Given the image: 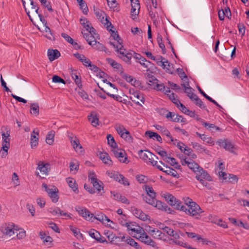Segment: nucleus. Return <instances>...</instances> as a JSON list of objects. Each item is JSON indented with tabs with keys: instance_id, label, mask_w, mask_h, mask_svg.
<instances>
[{
	"instance_id": "obj_1",
	"label": "nucleus",
	"mask_w": 249,
	"mask_h": 249,
	"mask_svg": "<svg viewBox=\"0 0 249 249\" xmlns=\"http://www.w3.org/2000/svg\"><path fill=\"white\" fill-rule=\"evenodd\" d=\"M161 196L163 197L170 205L174 206L176 209L185 212L186 214L194 217L196 219H199L200 214L203 213L202 210L196 203L187 208L186 206H184V205H182L180 201L177 199L172 195L169 193H162Z\"/></svg>"
},
{
	"instance_id": "obj_2",
	"label": "nucleus",
	"mask_w": 249,
	"mask_h": 249,
	"mask_svg": "<svg viewBox=\"0 0 249 249\" xmlns=\"http://www.w3.org/2000/svg\"><path fill=\"white\" fill-rule=\"evenodd\" d=\"M1 130H2L1 132L2 139V149L3 150V151L1 152V157L3 158H5L7 155V152L10 148V129L7 126H4L1 128Z\"/></svg>"
},
{
	"instance_id": "obj_3",
	"label": "nucleus",
	"mask_w": 249,
	"mask_h": 249,
	"mask_svg": "<svg viewBox=\"0 0 249 249\" xmlns=\"http://www.w3.org/2000/svg\"><path fill=\"white\" fill-rule=\"evenodd\" d=\"M110 44L113 46V47L116 49L115 51L120 58H122L127 63L130 62V60L133 56V53H134V51H127L124 48V46L122 44H115L114 43L112 42H110Z\"/></svg>"
},
{
	"instance_id": "obj_4",
	"label": "nucleus",
	"mask_w": 249,
	"mask_h": 249,
	"mask_svg": "<svg viewBox=\"0 0 249 249\" xmlns=\"http://www.w3.org/2000/svg\"><path fill=\"white\" fill-rule=\"evenodd\" d=\"M126 228L128 233L136 238L142 233V231H143V229L135 222H129L127 224Z\"/></svg>"
},
{
	"instance_id": "obj_5",
	"label": "nucleus",
	"mask_w": 249,
	"mask_h": 249,
	"mask_svg": "<svg viewBox=\"0 0 249 249\" xmlns=\"http://www.w3.org/2000/svg\"><path fill=\"white\" fill-rule=\"evenodd\" d=\"M196 178L202 185L207 188L209 187V184L204 180V179L208 181L212 180L211 176L205 170L202 171L201 170V171H198V173H197V175H196Z\"/></svg>"
},
{
	"instance_id": "obj_6",
	"label": "nucleus",
	"mask_w": 249,
	"mask_h": 249,
	"mask_svg": "<svg viewBox=\"0 0 249 249\" xmlns=\"http://www.w3.org/2000/svg\"><path fill=\"white\" fill-rule=\"evenodd\" d=\"M0 230L4 235L11 236L15 234V225L13 223H4L2 224Z\"/></svg>"
},
{
	"instance_id": "obj_7",
	"label": "nucleus",
	"mask_w": 249,
	"mask_h": 249,
	"mask_svg": "<svg viewBox=\"0 0 249 249\" xmlns=\"http://www.w3.org/2000/svg\"><path fill=\"white\" fill-rule=\"evenodd\" d=\"M136 238L146 245L158 249L156 242L147 234L144 230Z\"/></svg>"
},
{
	"instance_id": "obj_8",
	"label": "nucleus",
	"mask_w": 249,
	"mask_h": 249,
	"mask_svg": "<svg viewBox=\"0 0 249 249\" xmlns=\"http://www.w3.org/2000/svg\"><path fill=\"white\" fill-rule=\"evenodd\" d=\"M108 176L115 180L124 186H129L130 183L128 180L125 178L123 175L118 173L111 172L108 173Z\"/></svg>"
},
{
	"instance_id": "obj_9",
	"label": "nucleus",
	"mask_w": 249,
	"mask_h": 249,
	"mask_svg": "<svg viewBox=\"0 0 249 249\" xmlns=\"http://www.w3.org/2000/svg\"><path fill=\"white\" fill-rule=\"evenodd\" d=\"M89 179L90 180L91 183L92 184L93 187L100 192L102 190H103V183L101 181L99 180L94 173H90L89 175Z\"/></svg>"
},
{
	"instance_id": "obj_10",
	"label": "nucleus",
	"mask_w": 249,
	"mask_h": 249,
	"mask_svg": "<svg viewBox=\"0 0 249 249\" xmlns=\"http://www.w3.org/2000/svg\"><path fill=\"white\" fill-rule=\"evenodd\" d=\"M131 96L129 97V98L135 103L141 105L140 103V101L144 104V98L143 96V95L139 91H135L134 90L130 89L129 90Z\"/></svg>"
},
{
	"instance_id": "obj_11",
	"label": "nucleus",
	"mask_w": 249,
	"mask_h": 249,
	"mask_svg": "<svg viewBox=\"0 0 249 249\" xmlns=\"http://www.w3.org/2000/svg\"><path fill=\"white\" fill-rule=\"evenodd\" d=\"M150 82H152L153 84L155 85L154 89L158 91L163 92L165 93H170V89L168 87L164 86L163 83H158V80L155 77H151V80H149Z\"/></svg>"
},
{
	"instance_id": "obj_12",
	"label": "nucleus",
	"mask_w": 249,
	"mask_h": 249,
	"mask_svg": "<svg viewBox=\"0 0 249 249\" xmlns=\"http://www.w3.org/2000/svg\"><path fill=\"white\" fill-rule=\"evenodd\" d=\"M75 210L82 216L84 217L87 220L93 221L92 219L93 214L91 213L85 207L76 206L75 208Z\"/></svg>"
},
{
	"instance_id": "obj_13",
	"label": "nucleus",
	"mask_w": 249,
	"mask_h": 249,
	"mask_svg": "<svg viewBox=\"0 0 249 249\" xmlns=\"http://www.w3.org/2000/svg\"><path fill=\"white\" fill-rule=\"evenodd\" d=\"M94 11L95 13V14L96 15L97 18L102 22L104 23V21H106L107 22V29H108V28L111 26L112 28H113L114 27L112 25L111 23L109 22L107 18H106L105 19H104V16L106 15L105 13L100 10V9L95 8L94 7Z\"/></svg>"
},
{
	"instance_id": "obj_14",
	"label": "nucleus",
	"mask_w": 249,
	"mask_h": 249,
	"mask_svg": "<svg viewBox=\"0 0 249 249\" xmlns=\"http://www.w3.org/2000/svg\"><path fill=\"white\" fill-rule=\"evenodd\" d=\"M154 126L158 130L160 131L161 133L166 136L167 138V141H171L173 142L174 144H175V142L177 141V139L174 140V138L172 137L170 132L168 129H167L165 127L162 126L161 125L158 124H155Z\"/></svg>"
},
{
	"instance_id": "obj_15",
	"label": "nucleus",
	"mask_w": 249,
	"mask_h": 249,
	"mask_svg": "<svg viewBox=\"0 0 249 249\" xmlns=\"http://www.w3.org/2000/svg\"><path fill=\"white\" fill-rule=\"evenodd\" d=\"M167 114L166 117L168 119H170L172 121L174 122H182L185 123L186 120L182 117V116L176 114L174 112L166 111Z\"/></svg>"
},
{
	"instance_id": "obj_16",
	"label": "nucleus",
	"mask_w": 249,
	"mask_h": 249,
	"mask_svg": "<svg viewBox=\"0 0 249 249\" xmlns=\"http://www.w3.org/2000/svg\"><path fill=\"white\" fill-rule=\"evenodd\" d=\"M69 139L71 142V145L76 151H78L79 149L80 152L83 151V147L80 144L79 139L74 135H71L68 136Z\"/></svg>"
},
{
	"instance_id": "obj_17",
	"label": "nucleus",
	"mask_w": 249,
	"mask_h": 249,
	"mask_svg": "<svg viewBox=\"0 0 249 249\" xmlns=\"http://www.w3.org/2000/svg\"><path fill=\"white\" fill-rule=\"evenodd\" d=\"M217 142L220 146L223 147L224 149L231 152H233L234 146L231 142L227 139H224V140H219Z\"/></svg>"
},
{
	"instance_id": "obj_18",
	"label": "nucleus",
	"mask_w": 249,
	"mask_h": 249,
	"mask_svg": "<svg viewBox=\"0 0 249 249\" xmlns=\"http://www.w3.org/2000/svg\"><path fill=\"white\" fill-rule=\"evenodd\" d=\"M131 211L133 214L140 219L145 221L148 219L149 216L144 213L142 210L136 207L131 208Z\"/></svg>"
},
{
	"instance_id": "obj_19",
	"label": "nucleus",
	"mask_w": 249,
	"mask_h": 249,
	"mask_svg": "<svg viewBox=\"0 0 249 249\" xmlns=\"http://www.w3.org/2000/svg\"><path fill=\"white\" fill-rule=\"evenodd\" d=\"M113 154L114 156L118 159L120 161L125 163L126 162V160H127V157L126 156V154L124 151L121 149H117L113 150Z\"/></svg>"
},
{
	"instance_id": "obj_20",
	"label": "nucleus",
	"mask_w": 249,
	"mask_h": 249,
	"mask_svg": "<svg viewBox=\"0 0 249 249\" xmlns=\"http://www.w3.org/2000/svg\"><path fill=\"white\" fill-rule=\"evenodd\" d=\"M50 164L44 163L43 161H39L37 164V169H38L43 175H48L50 170Z\"/></svg>"
},
{
	"instance_id": "obj_21",
	"label": "nucleus",
	"mask_w": 249,
	"mask_h": 249,
	"mask_svg": "<svg viewBox=\"0 0 249 249\" xmlns=\"http://www.w3.org/2000/svg\"><path fill=\"white\" fill-rule=\"evenodd\" d=\"M111 194H112L113 199L120 201L124 204H129V201L124 196H122L121 194L115 193V192H111Z\"/></svg>"
},
{
	"instance_id": "obj_22",
	"label": "nucleus",
	"mask_w": 249,
	"mask_h": 249,
	"mask_svg": "<svg viewBox=\"0 0 249 249\" xmlns=\"http://www.w3.org/2000/svg\"><path fill=\"white\" fill-rule=\"evenodd\" d=\"M47 55L48 58L50 61H53L54 60L57 59L60 56V53L56 49H48L47 52Z\"/></svg>"
},
{
	"instance_id": "obj_23",
	"label": "nucleus",
	"mask_w": 249,
	"mask_h": 249,
	"mask_svg": "<svg viewBox=\"0 0 249 249\" xmlns=\"http://www.w3.org/2000/svg\"><path fill=\"white\" fill-rule=\"evenodd\" d=\"M80 23L85 28L87 31H89L90 33L95 32V30L91 26V24L85 18H82L80 19Z\"/></svg>"
},
{
	"instance_id": "obj_24",
	"label": "nucleus",
	"mask_w": 249,
	"mask_h": 249,
	"mask_svg": "<svg viewBox=\"0 0 249 249\" xmlns=\"http://www.w3.org/2000/svg\"><path fill=\"white\" fill-rule=\"evenodd\" d=\"M39 132L37 131L36 132L34 130L32 134L31 135V146L32 148H35L38 144Z\"/></svg>"
},
{
	"instance_id": "obj_25",
	"label": "nucleus",
	"mask_w": 249,
	"mask_h": 249,
	"mask_svg": "<svg viewBox=\"0 0 249 249\" xmlns=\"http://www.w3.org/2000/svg\"><path fill=\"white\" fill-rule=\"evenodd\" d=\"M99 155L100 159L105 164L108 165H112V162L108 153L107 152H100Z\"/></svg>"
},
{
	"instance_id": "obj_26",
	"label": "nucleus",
	"mask_w": 249,
	"mask_h": 249,
	"mask_svg": "<svg viewBox=\"0 0 249 249\" xmlns=\"http://www.w3.org/2000/svg\"><path fill=\"white\" fill-rule=\"evenodd\" d=\"M188 167L193 171L196 174V175H197V173H198V171H201V170L202 171L204 170L202 167L199 166L197 163L193 160L190 161Z\"/></svg>"
},
{
	"instance_id": "obj_27",
	"label": "nucleus",
	"mask_w": 249,
	"mask_h": 249,
	"mask_svg": "<svg viewBox=\"0 0 249 249\" xmlns=\"http://www.w3.org/2000/svg\"><path fill=\"white\" fill-rule=\"evenodd\" d=\"M93 219H97L101 221L103 224H106L107 222L113 223L106 215L102 213L97 214L95 216H93Z\"/></svg>"
},
{
	"instance_id": "obj_28",
	"label": "nucleus",
	"mask_w": 249,
	"mask_h": 249,
	"mask_svg": "<svg viewBox=\"0 0 249 249\" xmlns=\"http://www.w3.org/2000/svg\"><path fill=\"white\" fill-rule=\"evenodd\" d=\"M88 33L82 32L83 37L85 38L89 44L92 45V43L95 41V38L93 34H95V32L93 33H90L89 31H88Z\"/></svg>"
},
{
	"instance_id": "obj_29",
	"label": "nucleus",
	"mask_w": 249,
	"mask_h": 249,
	"mask_svg": "<svg viewBox=\"0 0 249 249\" xmlns=\"http://www.w3.org/2000/svg\"><path fill=\"white\" fill-rule=\"evenodd\" d=\"M88 119L93 126L96 127L98 125L99 119L96 113L94 112H91L90 114L88 116Z\"/></svg>"
},
{
	"instance_id": "obj_30",
	"label": "nucleus",
	"mask_w": 249,
	"mask_h": 249,
	"mask_svg": "<svg viewBox=\"0 0 249 249\" xmlns=\"http://www.w3.org/2000/svg\"><path fill=\"white\" fill-rule=\"evenodd\" d=\"M149 232L154 238L162 239L165 236L164 233L158 229L150 230Z\"/></svg>"
},
{
	"instance_id": "obj_31",
	"label": "nucleus",
	"mask_w": 249,
	"mask_h": 249,
	"mask_svg": "<svg viewBox=\"0 0 249 249\" xmlns=\"http://www.w3.org/2000/svg\"><path fill=\"white\" fill-rule=\"evenodd\" d=\"M67 181L69 187L73 190V191L77 194L79 192L78 189V185L76 183V181L72 178H69L67 179Z\"/></svg>"
},
{
	"instance_id": "obj_32",
	"label": "nucleus",
	"mask_w": 249,
	"mask_h": 249,
	"mask_svg": "<svg viewBox=\"0 0 249 249\" xmlns=\"http://www.w3.org/2000/svg\"><path fill=\"white\" fill-rule=\"evenodd\" d=\"M154 202L155 204L153 206L157 208L158 209L165 211L170 210V208L168 207L167 205L164 203H162L160 201H158L156 199Z\"/></svg>"
},
{
	"instance_id": "obj_33",
	"label": "nucleus",
	"mask_w": 249,
	"mask_h": 249,
	"mask_svg": "<svg viewBox=\"0 0 249 249\" xmlns=\"http://www.w3.org/2000/svg\"><path fill=\"white\" fill-rule=\"evenodd\" d=\"M192 145L194 148L200 153L204 152L208 155L209 154V150L197 142H192Z\"/></svg>"
},
{
	"instance_id": "obj_34",
	"label": "nucleus",
	"mask_w": 249,
	"mask_h": 249,
	"mask_svg": "<svg viewBox=\"0 0 249 249\" xmlns=\"http://www.w3.org/2000/svg\"><path fill=\"white\" fill-rule=\"evenodd\" d=\"M160 163L162 164L163 166L165 167L166 170L164 171L165 173L174 177L178 178V174L175 170L172 168L169 167L167 166H165V164L162 161H160Z\"/></svg>"
},
{
	"instance_id": "obj_35",
	"label": "nucleus",
	"mask_w": 249,
	"mask_h": 249,
	"mask_svg": "<svg viewBox=\"0 0 249 249\" xmlns=\"http://www.w3.org/2000/svg\"><path fill=\"white\" fill-rule=\"evenodd\" d=\"M30 112L36 116L39 114V107L37 103H32L31 104Z\"/></svg>"
},
{
	"instance_id": "obj_36",
	"label": "nucleus",
	"mask_w": 249,
	"mask_h": 249,
	"mask_svg": "<svg viewBox=\"0 0 249 249\" xmlns=\"http://www.w3.org/2000/svg\"><path fill=\"white\" fill-rule=\"evenodd\" d=\"M78 3L80 8L82 9L83 13L87 15L88 14L89 9L86 2L84 0H76Z\"/></svg>"
},
{
	"instance_id": "obj_37",
	"label": "nucleus",
	"mask_w": 249,
	"mask_h": 249,
	"mask_svg": "<svg viewBox=\"0 0 249 249\" xmlns=\"http://www.w3.org/2000/svg\"><path fill=\"white\" fill-rule=\"evenodd\" d=\"M54 134L55 132L53 130L50 131L47 134L46 142L48 144L51 145L54 142Z\"/></svg>"
},
{
	"instance_id": "obj_38",
	"label": "nucleus",
	"mask_w": 249,
	"mask_h": 249,
	"mask_svg": "<svg viewBox=\"0 0 249 249\" xmlns=\"http://www.w3.org/2000/svg\"><path fill=\"white\" fill-rule=\"evenodd\" d=\"M152 153L148 151H144L141 150L138 151V155L141 159H142L143 160H147L149 158V154H151Z\"/></svg>"
},
{
	"instance_id": "obj_39",
	"label": "nucleus",
	"mask_w": 249,
	"mask_h": 249,
	"mask_svg": "<svg viewBox=\"0 0 249 249\" xmlns=\"http://www.w3.org/2000/svg\"><path fill=\"white\" fill-rule=\"evenodd\" d=\"M131 7V14L133 18L135 19L136 18V16L139 13V10L140 8V4H136L135 5H133V4H132Z\"/></svg>"
},
{
	"instance_id": "obj_40",
	"label": "nucleus",
	"mask_w": 249,
	"mask_h": 249,
	"mask_svg": "<svg viewBox=\"0 0 249 249\" xmlns=\"http://www.w3.org/2000/svg\"><path fill=\"white\" fill-rule=\"evenodd\" d=\"M58 189L54 191L53 192H52L51 193H49V195H48L49 197L52 199V201L54 203H56L58 201L59 196L58 195Z\"/></svg>"
},
{
	"instance_id": "obj_41",
	"label": "nucleus",
	"mask_w": 249,
	"mask_h": 249,
	"mask_svg": "<svg viewBox=\"0 0 249 249\" xmlns=\"http://www.w3.org/2000/svg\"><path fill=\"white\" fill-rule=\"evenodd\" d=\"M109 31L111 32V36L113 37L115 41H116V42L114 43L115 44H122V40L121 39L120 37L117 34V32H115V31H112L111 29L109 30Z\"/></svg>"
},
{
	"instance_id": "obj_42",
	"label": "nucleus",
	"mask_w": 249,
	"mask_h": 249,
	"mask_svg": "<svg viewBox=\"0 0 249 249\" xmlns=\"http://www.w3.org/2000/svg\"><path fill=\"white\" fill-rule=\"evenodd\" d=\"M94 42V43H92V45L91 46L94 47L95 49L100 51H105V52H107V49L104 46V45L95 40Z\"/></svg>"
},
{
	"instance_id": "obj_43",
	"label": "nucleus",
	"mask_w": 249,
	"mask_h": 249,
	"mask_svg": "<svg viewBox=\"0 0 249 249\" xmlns=\"http://www.w3.org/2000/svg\"><path fill=\"white\" fill-rule=\"evenodd\" d=\"M166 161L169 163L171 165L174 166L177 169H179L180 165L176 161V160L174 158L168 157L166 158Z\"/></svg>"
},
{
	"instance_id": "obj_44",
	"label": "nucleus",
	"mask_w": 249,
	"mask_h": 249,
	"mask_svg": "<svg viewBox=\"0 0 249 249\" xmlns=\"http://www.w3.org/2000/svg\"><path fill=\"white\" fill-rule=\"evenodd\" d=\"M125 242L128 244L134 247L136 249H141V248H140V247L139 245V244H138V243L135 242L133 239H132L130 237H128L127 239H126Z\"/></svg>"
},
{
	"instance_id": "obj_45",
	"label": "nucleus",
	"mask_w": 249,
	"mask_h": 249,
	"mask_svg": "<svg viewBox=\"0 0 249 249\" xmlns=\"http://www.w3.org/2000/svg\"><path fill=\"white\" fill-rule=\"evenodd\" d=\"M184 92L187 94V96L192 100L194 101V99L197 96L196 94L194 93L192 91V88L189 87V88H186L184 90Z\"/></svg>"
},
{
	"instance_id": "obj_46",
	"label": "nucleus",
	"mask_w": 249,
	"mask_h": 249,
	"mask_svg": "<svg viewBox=\"0 0 249 249\" xmlns=\"http://www.w3.org/2000/svg\"><path fill=\"white\" fill-rule=\"evenodd\" d=\"M143 200L145 201L147 203L153 206L155 204V201L156 200L155 197H149L148 196H142Z\"/></svg>"
},
{
	"instance_id": "obj_47",
	"label": "nucleus",
	"mask_w": 249,
	"mask_h": 249,
	"mask_svg": "<svg viewBox=\"0 0 249 249\" xmlns=\"http://www.w3.org/2000/svg\"><path fill=\"white\" fill-rule=\"evenodd\" d=\"M108 144L111 146V147L115 148L117 147V144L115 142L113 137L111 134H108L107 136Z\"/></svg>"
},
{
	"instance_id": "obj_48",
	"label": "nucleus",
	"mask_w": 249,
	"mask_h": 249,
	"mask_svg": "<svg viewBox=\"0 0 249 249\" xmlns=\"http://www.w3.org/2000/svg\"><path fill=\"white\" fill-rule=\"evenodd\" d=\"M42 187L45 189V191L47 193L48 195H49V193H51L52 192H53L55 190H56L57 188L55 186H48L46 184L43 183Z\"/></svg>"
},
{
	"instance_id": "obj_49",
	"label": "nucleus",
	"mask_w": 249,
	"mask_h": 249,
	"mask_svg": "<svg viewBox=\"0 0 249 249\" xmlns=\"http://www.w3.org/2000/svg\"><path fill=\"white\" fill-rule=\"evenodd\" d=\"M149 158H148V161L152 164L153 166H156L157 164V160L158 159V158L154 155L153 154H149Z\"/></svg>"
},
{
	"instance_id": "obj_50",
	"label": "nucleus",
	"mask_w": 249,
	"mask_h": 249,
	"mask_svg": "<svg viewBox=\"0 0 249 249\" xmlns=\"http://www.w3.org/2000/svg\"><path fill=\"white\" fill-rule=\"evenodd\" d=\"M193 101L196 106H198L201 108L206 110L207 109L206 107L203 104V102L197 96L194 99Z\"/></svg>"
},
{
	"instance_id": "obj_51",
	"label": "nucleus",
	"mask_w": 249,
	"mask_h": 249,
	"mask_svg": "<svg viewBox=\"0 0 249 249\" xmlns=\"http://www.w3.org/2000/svg\"><path fill=\"white\" fill-rule=\"evenodd\" d=\"M145 191L147 193V195L149 197H155L156 193L154 192L153 189L147 185L145 186Z\"/></svg>"
},
{
	"instance_id": "obj_52",
	"label": "nucleus",
	"mask_w": 249,
	"mask_h": 249,
	"mask_svg": "<svg viewBox=\"0 0 249 249\" xmlns=\"http://www.w3.org/2000/svg\"><path fill=\"white\" fill-rule=\"evenodd\" d=\"M115 128L117 132V133L121 136L122 134L125 132L126 130L124 127L120 124H117L115 126Z\"/></svg>"
},
{
	"instance_id": "obj_53",
	"label": "nucleus",
	"mask_w": 249,
	"mask_h": 249,
	"mask_svg": "<svg viewBox=\"0 0 249 249\" xmlns=\"http://www.w3.org/2000/svg\"><path fill=\"white\" fill-rule=\"evenodd\" d=\"M201 140L204 142H206L210 145H213L214 144V141L213 140V138L211 137H208L205 134L201 138Z\"/></svg>"
},
{
	"instance_id": "obj_54",
	"label": "nucleus",
	"mask_w": 249,
	"mask_h": 249,
	"mask_svg": "<svg viewBox=\"0 0 249 249\" xmlns=\"http://www.w3.org/2000/svg\"><path fill=\"white\" fill-rule=\"evenodd\" d=\"M89 235L93 238L97 240L100 236V233L94 229H91L89 231Z\"/></svg>"
},
{
	"instance_id": "obj_55",
	"label": "nucleus",
	"mask_w": 249,
	"mask_h": 249,
	"mask_svg": "<svg viewBox=\"0 0 249 249\" xmlns=\"http://www.w3.org/2000/svg\"><path fill=\"white\" fill-rule=\"evenodd\" d=\"M70 229L75 236H77V238L79 236H80V237H83L82 234L80 232L79 230L77 228L74 227L72 226H70Z\"/></svg>"
},
{
	"instance_id": "obj_56",
	"label": "nucleus",
	"mask_w": 249,
	"mask_h": 249,
	"mask_svg": "<svg viewBox=\"0 0 249 249\" xmlns=\"http://www.w3.org/2000/svg\"><path fill=\"white\" fill-rule=\"evenodd\" d=\"M169 99L177 105L178 107H179V103H180V101L178 99L176 98L177 95L174 93H172L170 94H168Z\"/></svg>"
},
{
	"instance_id": "obj_57",
	"label": "nucleus",
	"mask_w": 249,
	"mask_h": 249,
	"mask_svg": "<svg viewBox=\"0 0 249 249\" xmlns=\"http://www.w3.org/2000/svg\"><path fill=\"white\" fill-rule=\"evenodd\" d=\"M122 138L124 139L125 141L129 142H132V138L128 131L126 130L125 132L121 136Z\"/></svg>"
},
{
	"instance_id": "obj_58",
	"label": "nucleus",
	"mask_w": 249,
	"mask_h": 249,
	"mask_svg": "<svg viewBox=\"0 0 249 249\" xmlns=\"http://www.w3.org/2000/svg\"><path fill=\"white\" fill-rule=\"evenodd\" d=\"M107 61L109 64H110L112 67L116 69H119L121 65L116 62L115 61L111 58L107 59Z\"/></svg>"
},
{
	"instance_id": "obj_59",
	"label": "nucleus",
	"mask_w": 249,
	"mask_h": 249,
	"mask_svg": "<svg viewBox=\"0 0 249 249\" xmlns=\"http://www.w3.org/2000/svg\"><path fill=\"white\" fill-rule=\"evenodd\" d=\"M162 62L164 63V65L162 66H160V67H162V68L164 69H166L167 72L169 73L171 72L170 69L171 66L168 61L165 59V60H163Z\"/></svg>"
},
{
	"instance_id": "obj_60",
	"label": "nucleus",
	"mask_w": 249,
	"mask_h": 249,
	"mask_svg": "<svg viewBox=\"0 0 249 249\" xmlns=\"http://www.w3.org/2000/svg\"><path fill=\"white\" fill-rule=\"evenodd\" d=\"M184 203L185 204L184 206H186L187 208L195 204L196 202L193 201L192 199L189 197H184L183 198Z\"/></svg>"
},
{
	"instance_id": "obj_61",
	"label": "nucleus",
	"mask_w": 249,
	"mask_h": 249,
	"mask_svg": "<svg viewBox=\"0 0 249 249\" xmlns=\"http://www.w3.org/2000/svg\"><path fill=\"white\" fill-rule=\"evenodd\" d=\"M184 203L185 204L184 206H186L187 208L195 204L196 202L193 201L192 199L189 197H184L183 198Z\"/></svg>"
},
{
	"instance_id": "obj_62",
	"label": "nucleus",
	"mask_w": 249,
	"mask_h": 249,
	"mask_svg": "<svg viewBox=\"0 0 249 249\" xmlns=\"http://www.w3.org/2000/svg\"><path fill=\"white\" fill-rule=\"evenodd\" d=\"M53 82L56 83L65 84V81L58 75H54L52 78Z\"/></svg>"
},
{
	"instance_id": "obj_63",
	"label": "nucleus",
	"mask_w": 249,
	"mask_h": 249,
	"mask_svg": "<svg viewBox=\"0 0 249 249\" xmlns=\"http://www.w3.org/2000/svg\"><path fill=\"white\" fill-rule=\"evenodd\" d=\"M72 78L74 80L75 83L78 85V87L81 86V78L76 73H72Z\"/></svg>"
},
{
	"instance_id": "obj_64",
	"label": "nucleus",
	"mask_w": 249,
	"mask_h": 249,
	"mask_svg": "<svg viewBox=\"0 0 249 249\" xmlns=\"http://www.w3.org/2000/svg\"><path fill=\"white\" fill-rule=\"evenodd\" d=\"M136 179L140 183H146L147 180V178L143 175H140L136 176Z\"/></svg>"
}]
</instances>
